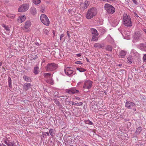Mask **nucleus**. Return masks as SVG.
Masks as SVG:
<instances>
[{"mask_svg": "<svg viewBox=\"0 0 146 146\" xmlns=\"http://www.w3.org/2000/svg\"><path fill=\"white\" fill-rule=\"evenodd\" d=\"M97 14L96 9L94 8H92L88 9L87 12L86 18L88 19H90L95 16Z\"/></svg>", "mask_w": 146, "mask_h": 146, "instance_id": "f257e3e1", "label": "nucleus"}, {"mask_svg": "<svg viewBox=\"0 0 146 146\" xmlns=\"http://www.w3.org/2000/svg\"><path fill=\"white\" fill-rule=\"evenodd\" d=\"M123 21L124 25L127 27H131L132 25V22L130 17L127 14H124Z\"/></svg>", "mask_w": 146, "mask_h": 146, "instance_id": "f03ea898", "label": "nucleus"}, {"mask_svg": "<svg viewBox=\"0 0 146 146\" xmlns=\"http://www.w3.org/2000/svg\"><path fill=\"white\" fill-rule=\"evenodd\" d=\"M93 82L90 80L85 81L84 82L83 86V90L85 92H88V90L90 89L92 86Z\"/></svg>", "mask_w": 146, "mask_h": 146, "instance_id": "7ed1b4c3", "label": "nucleus"}, {"mask_svg": "<svg viewBox=\"0 0 146 146\" xmlns=\"http://www.w3.org/2000/svg\"><path fill=\"white\" fill-rule=\"evenodd\" d=\"M40 19L42 23L44 25L48 26L50 24V22L48 17L42 14L40 16Z\"/></svg>", "mask_w": 146, "mask_h": 146, "instance_id": "20e7f679", "label": "nucleus"}, {"mask_svg": "<svg viewBox=\"0 0 146 146\" xmlns=\"http://www.w3.org/2000/svg\"><path fill=\"white\" fill-rule=\"evenodd\" d=\"M104 8L107 12L110 14H113L115 11V8L111 5L108 4H105Z\"/></svg>", "mask_w": 146, "mask_h": 146, "instance_id": "39448f33", "label": "nucleus"}, {"mask_svg": "<svg viewBox=\"0 0 146 146\" xmlns=\"http://www.w3.org/2000/svg\"><path fill=\"white\" fill-rule=\"evenodd\" d=\"M29 8V5L27 3H25L19 7L18 11L19 12H23L27 11Z\"/></svg>", "mask_w": 146, "mask_h": 146, "instance_id": "423d86ee", "label": "nucleus"}, {"mask_svg": "<svg viewBox=\"0 0 146 146\" xmlns=\"http://www.w3.org/2000/svg\"><path fill=\"white\" fill-rule=\"evenodd\" d=\"M57 65L54 63L48 64L46 67V68L48 71H52L56 69Z\"/></svg>", "mask_w": 146, "mask_h": 146, "instance_id": "0eeeda50", "label": "nucleus"}, {"mask_svg": "<svg viewBox=\"0 0 146 146\" xmlns=\"http://www.w3.org/2000/svg\"><path fill=\"white\" fill-rule=\"evenodd\" d=\"M64 71L66 74L67 75L70 76L72 75L73 71L72 68L67 67L65 68Z\"/></svg>", "mask_w": 146, "mask_h": 146, "instance_id": "6e6552de", "label": "nucleus"}, {"mask_svg": "<svg viewBox=\"0 0 146 146\" xmlns=\"http://www.w3.org/2000/svg\"><path fill=\"white\" fill-rule=\"evenodd\" d=\"M65 91L66 93L70 94L77 93L79 92L78 90H76L74 88L66 89Z\"/></svg>", "mask_w": 146, "mask_h": 146, "instance_id": "1a4fd4ad", "label": "nucleus"}, {"mask_svg": "<svg viewBox=\"0 0 146 146\" xmlns=\"http://www.w3.org/2000/svg\"><path fill=\"white\" fill-rule=\"evenodd\" d=\"M135 106V104L129 101H127L125 104V107L128 109H131L133 107Z\"/></svg>", "mask_w": 146, "mask_h": 146, "instance_id": "9d476101", "label": "nucleus"}, {"mask_svg": "<svg viewBox=\"0 0 146 146\" xmlns=\"http://www.w3.org/2000/svg\"><path fill=\"white\" fill-rule=\"evenodd\" d=\"M2 141L7 145V146L3 143L2 145L3 146H11V143L9 142V141L8 140L7 138L6 137H5L3 138Z\"/></svg>", "mask_w": 146, "mask_h": 146, "instance_id": "9b49d317", "label": "nucleus"}, {"mask_svg": "<svg viewBox=\"0 0 146 146\" xmlns=\"http://www.w3.org/2000/svg\"><path fill=\"white\" fill-rule=\"evenodd\" d=\"M31 25V22L30 21H26L25 23L24 28L25 29H27V31H29V29L30 28Z\"/></svg>", "mask_w": 146, "mask_h": 146, "instance_id": "f8f14e48", "label": "nucleus"}, {"mask_svg": "<svg viewBox=\"0 0 146 146\" xmlns=\"http://www.w3.org/2000/svg\"><path fill=\"white\" fill-rule=\"evenodd\" d=\"M26 17V16L25 15L20 16L18 19V21L19 23H22L25 21Z\"/></svg>", "mask_w": 146, "mask_h": 146, "instance_id": "ddd939ff", "label": "nucleus"}, {"mask_svg": "<svg viewBox=\"0 0 146 146\" xmlns=\"http://www.w3.org/2000/svg\"><path fill=\"white\" fill-rule=\"evenodd\" d=\"M88 5V2L87 1H85L84 3H82L80 5L81 7L83 9H86Z\"/></svg>", "mask_w": 146, "mask_h": 146, "instance_id": "4468645a", "label": "nucleus"}, {"mask_svg": "<svg viewBox=\"0 0 146 146\" xmlns=\"http://www.w3.org/2000/svg\"><path fill=\"white\" fill-rule=\"evenodd\" d=\"M141 36V34L139 32L136 33L134 35V38L135 40L137 41Z\"/></svg>", "mask_w": 146, "mask_h": 146, "instance_id": "2eb2a0df", "label": "nucleus"}, {"mask_svg": "<svg viewBox=\"0 0 146 146\" xmlns=\"http://www.w3.org/2000/svg\"><path fill=\"white\" fill-rule=\"evenodd\" d=\"M142 129V128L141 127H138L136 129V131L135 133V134L137 135L140 134Z\"/></svg>", "mask_w": 146, "mask_h": 146, "instance_id": "dca6fc26", "label": "nucleus"}, {"mask_svg": "<svg viewBox=\"0 0 146 146\" xmlns=\"http://www.w3.org/2000/svg\"><path fill=\"white\" fill-rule=\"evenodd\" d=\"M31 13L33 15H35L36 13V9L34 7H32L30 9Z\"/></svg>", "mask_w": 146, "mask_h": 146, "instance_id": "f3484780", "label": "nucleus"}, {"mask_svg": "<svg viewBox=\"0 0 146 146\" xmlns=\"http://www.w3.org/2000/svg\"><path fill=\"white\" fill-rule=\"evenodd\" d=\"M94 47L95 48L98 47L99 48H103L104 46L103 45L99 43H96L94 44Z\"/></svg>", "mask_w": 146, "mask_h": 146, "instance_id": "a211bd4d", "label": "nucleus"}, {"mask_svg": "<svg viewBox=\"0 0 146 146\" xmlns=\"http://www.w3.org/2000/svg\"><path fill=\"white\" fill-rule=\"evenodd\" d=\"M91 31L92 34H94V35H98V33L96 29L94 28H92L91 29Z\"/></svg>", "mask_w": 146, "mask_h": 146, "instance_id": "6ab92c4d", "label": "nucleus"}, {"mask_svg": "<svg viewBox=\"0 0 146 146\" xmlns=\"http://www.w3.org/2000/svg\"><path fill=\"white\" fill-rule=\"evenodd\" d=\"M126 54V52L125 51L123 50L121 51L119 54V55L121 58H124Z\"/></svg>", "mask_w": 146, "mask_h": 146, "instance_id": "aec40b11", "label": "nucleus"}, {"mask_svg": "<svg viewBox=\"0 0 146 146\" xmlns=\"http://www.w3.org/2000/svg\"><path fill=\"white\" fill-rule=\"evenodd\" d=\"M31 86L30 83H26L24 84V88L26 90H27L31 87Z\"/></svg>", "mask_w": 146, "mask_h": 146, "instance_id": "412c9836", "label": "nucleus"}, {"mask_svg": "<svg viewBox=\"0 0 146 146\" xmlns=\"http://www.w3.org/2000/svg\"><path fill=\"white\" fill-rule=\"evenodd\" d=\"M106 39L107 40H108V41L110 42L111 43L113 42V39L110 35H108L107 36Z\"/></svg>", "mask_w": 146, "mask_h": 146, "instance_id": "4be33fe9", "label": "nucleus"}, {"mask_svg": "<svg viewBox=\"0 0 146 146\" xmlns=\"http://www.w3.org/2000/svg\"><path fill=\"white\" fill-rule=\"evenodd\" d=\"M34 72L35 74H38L39 72V68L38 67H36L34 68Z\"/></svg>", "mask_w": 146, "mask_h": 146, "instance_id": "5701e85b", "label": "nucleus"}, {"mask_svg": "<svg viewBox=\"0 0 146 146\" xmlns=\"http://www.w3.org/2000/svg\"><path fill=\"white\" fill-rule=\"evenodd\" d=\"M76 69L77 70L79 71L80 72H84L86 71L85 69L81 67L76 68Z\"/></svg>", "mask_w": 146, "mask_h": 146, "instance_id": "b1692460", "label": "nucleus"}, {"mask_svg": "<svg viewBox=\"0 0 146 146\" xmlns=\"http://www.w3.org/2000/svg\"><path fill=\"white\" fill-rule=\"evenodd\" d=\"M106 50L109 51H111L112 49V47L110 45L107 46L106 47Z\"/></svg>", "mask_w": 146, "mask_h": 146, "instance_id": "393cba45", "label": "nucleus"}, {"mask_svg": "<svg viewBox=\"0 0 146 146\" xmlns=\"http://www.w3.org/2000/svg\"><path fill=\"white\" fill-rule=\"evenodd\" d=\"M98 35H93L92 40L93 41H96L98 40Z\"/></svg>", "mask_w": 146, "mask_h": 146, "instance_id": "a878e982", "label": "nucleus"}, {"mask_svg": "<svg viewBox=\"0 0 146 146\" xmlns=\"http://www.w3.org/2000/svg\"><path fill=\"white\" fill-rule=\"evenodd\" d=\"M127 59L128 60V62L129 63H131L132 62V58L130 56H129L127 58Z\"/></svg>", "mask_w": 146, "mask_h": 146, "instance_id": "bb28decb", "label": "nucleus"}, {"mask_svg": "<svg viewBox=\"0 0 146 146\" xmlns=\"http://www.w3.org/2000/svg\"><path fill=\"white\" fill-rule=\"evenodd\" d=\"M49 133L50 135L52 136H53L54 134V130L52 129H50L49 130Z\"/></svg>", "mask_w": 146, "mask_h": 146, "instance_id": "cd10ccee", "label": "nucleus"}, {"mask_svg": "<svg viewBox=\"0 0 146 146\" xmlns=\"http://www.w3.org/2000/svg\"><path fill=\"white\" fill-rule=\"evenodd\" d=\"M33 3L36 5L39 4L40 2V0H33Z\"/></svg>", "mask_w": 146, "mask_h": 146, "instance_id": "c85d7f7f", "label": "nucleus"}, {"mask_svg": "<svg viewBox=\"0 0 146 146\" xmlns=\"http://www.w3.org/2000/svg\"><path fill=\"white\" fill-rule=\"evenodd\" d=\"M2 26L4 27L7 31H9V29L8 26H6L5 24H3L2 25Z\"/></svg>", "mask_w": 146, "mask_h": 146, "instance_id": "c756f323", "label": "nucleus"}, {"mask_svg": "<svg viewBox=\"0 0 146 146\" xmlns=\"http://www.w3.org/2000/svg\"><path fill=\"white\" fill-rule=\"evenodd\" d=\"M8 84L10 88L11 87V78L10 77L8 78Z\"/></svg>", "mask_w": 146, "mask_h": 146, "instance_id": "7c9ffc66", "label": "nucleus"}, {"mask_svg": "<svg viewBox=\"0 0 146 146\" xmlns=\"http://www.w3.org/2000/svg\"><path fill=\"white\" fill-rule=\"evenodd\" d=\"M7 16L8 17L10 18L11 19H13L15 17V15L11 14H9Z\"/></svg>", "mask_w": 146, "mask_h": 146, "instance_id": "2f4dec72", "label": "nucleus"}, {"mask_svg": "<svg viewBox=\"0 0 146 146\" xmlns=\"http://www.w3.org/2000/svg\"><path fill=\"white\" fill-rule=\"evenodd\" d=\"M23 79H24L26 81L28 82L29 81L30 78L25 76H24L23 77Z\"/></svg>", "mask_w": 146, "mask_h": 146, "instance_id": "473e14b6", "label": "nucleus"}, {"mask_svg": "<svg viewBox=\"0 0 146 146\" xmlns=\"http://www.w3.org/2000/svg\"><path fill=\"white\" fill-rule=\"evenodd\" d=\"M131 53L133 54L134 55H136L137 54V52L136 50L134 49H132L131 50Z\"/></svg>", "mask_w": 146, "mask_h": 146, "instance_id": "72a5a7b5", "label": "nucleus"}, {"mask_svg": "<svg viewBox=\"0 0 146 146\" xmlns=\"http://www.w3.org/2000/svg\"><path fill=\"white\" fill-rule=\"evenodd\" d=\"M43 32L46 35H47L49 32L48 30L46 28H45L43 29Z\"/></svg>", "mask_w": 146, "mask_h": 146, "instance_id": "f704fd0d", "label": "nucleus"}, {"mask_svg": "<svg viewBox=\"0 0 146 146\" xmlns=\"http://www.w3.org/2000/svg\"><path fill=\"white\" fill-rule=\"evenodd\" d=\"M44 76L45 77H50L51 76V74L50 73H45L44 74Z\"/></svg>", "mask_w": 146, "mask_h": 146, "instance_id": "c9c22d12", "label": "nucleus"}, {"mask_svg": "<svg viewBox=\"0 0 146 146\" xmlns=\"http://www.w3.org/2000/svg\"><path fill=\"white\" fill-rule=\"evenodd\" d=\"M73 99L75 100H80L81 98L77 97V96H75L74 97V98H73Z\"/></svg>", "mask_w": 146, "mask_h": 146, "instance_id": "e433bc0d", "label": "nucleus"}, {"mask_svg": "<svg viewBox=\"0 0 146 146\" xmlns=\"http://www.w3.org/2000/svg\"><path fill=\"white\" fill-rule=\"evenodd\" d=\"M143 60L144 62H146V54L144 55L143 56Z\"/></svg>", "mask_w": 146, "mask_h": 146, "instance_id": "4c0bfd02", "label": "nucleus"}, {"mask_svg": "<svg viewBox=\"0 0 146 146\" xmlns=\"http://www.w3.org/2000/svg\"><path fill=\"white\" fill-rule=\"evenodd\" d=\"M76 104L77 106H81L83 105V103L82 102H80L76 103Z\"/></svg>", "mask_w": 146, "mask_h": 146, "instance_id": "58836bf2", "label": "nucleus"}, {"mask_svg": "<svg viewBox=\"0 0 146 146\" xmlns=\"http://www.w3.org/2000/svg\"><path fill=\"white\" fill-rule=\"evenodd\" d=\"M104 1L107 2L109 3H110L113 2V0H102Z\"/></svg>", "mask_w": 146, "mask_h": 146, "instance_id": "ea45409f", "label": "nucleus"}, {"mask_svg": "<svg viewBox=\"0 0 146 146\" xmlns=\"http://www.w3.org/2000/svg\"><path fill=\"white\" fill-rule=\"evenodd\" d=\"M75 63L76 64H82L81 61H76V62H75Z\"/></svg>", "mask_w": 146, "mask_h": 146, "instance_id": "a19ab883", "label": "nucleus"}, {"mask_svg": "<svg viewBox=\"0 0 146 146\" xmlns=\"http://www.w3.org/2000/svg\"><path fill=\"white\" fill-rule=\"evenodd\" d=\"M141 46H143V47H145L146 48L143 49V50H146V44H141Z\"/></svg>", "mask_w": 146, "mask_h": 146, "instance_id": "79ce46f5", "label": "nucleus"}, {"mask_svg": "<svg viewBox=\"0 0 146 146\" xmlns=\"http://www.w3.org/2000/svg\"><path fill=\"white\" fill-rule=\"evenodd\" d=\"M87 122H88L87 123H88V124L90 125H92L93 124V123L91 121H90L89 120L88 121H87Z\"/></svg>", "mask_w": 146, "mask_h": 146, "instance_id": "37998d69", "label": "nucleus"}, {"mask_svg": "<svg viewBox=\"0 0 146 146\" xmlns=\"http://www.w3.org/2000/svg\"><path fill=\"white\" fill-rule=\"evenodd\" d=\"M64 34H62L60 35V40H61L62 38L64 36Z\"/></svg>", "mask_w": 146, "mask_h": 146, "instance_id": "c03bdc74", "label": "nucleus"}, {"mask_svg": "<svg viewBox=\"0 0 146 146\" xmlns=\"http://www.w3.org/2000/svg\"><path fill=\"white\" fill-rule=\"evenodd\" d=\"M82 83V82H79L77 84V86H79L80 85H81Z\"/></svg>", "mask_w": 146, "mask_h": 146, "instance_id": "a18cd8bd", "label": "nucleus"}, {"mask_svg": "<svg viewBox=\"0 0 146 146\" xmlns=\"http://www.w3.org/2000/svg\"><path fill=\"white\" fill-rule=\"evenodd\" d=\"M133 2L136 5L137 4V2L136 0H132Z\"/></svg>", "mask_w": 146, "mask_h": 146, "instance_id": "49530a36", "label": "nucleus"}, {"mask_svg": "<svg viewBox=\"0 0 146 146\" xmlns=\"http://www.w3.org/2000/svg\"><path fill=\"white\" fill-rule=\"evenodd\" d=\"M72 105H73L77 106L76 103L74 102H72Z\"/></svg>", "mask_w": 146, "mask_h": 146, "instance_id": "de8ad7c7", "label": "nucleus"}, {"mask_svg": "<svg viewBox=\"0 0 146 146\" xmlns=\"http://www.w3.org/2000/svg\"><path fill=\"white\" fill-rule=\"evenodd\" d=\"M69 32V31H67L66 33H67V35L68 36V37H70V35L68 33Z\"/></svg>", "mask_w": 146, "mask_h": 146, "instance_id": "09e8293b", "label": "nucleus"}, {"mask_svg": "<svg viewBox=\"0 0 146 146\" xmlns=\"http://www.w3.org/2000/svg\"><path fill=\"white\" fill-rule=\"evenodd\" d=\"M76 55L79 57H80L81 56V54H76Z\"/></svg>", "mask_w": 146, "mask_h": 146, "instance_id": "8fccbe9b", "label": "nucleus"}, {"mask_svg": "<svg viewBox=\"0 0 146 146\" xmlns=\"http://www.w3.org/2000/svg\"><path fill=\"white\" fill-rule=\"evenodd\" d=\"M49 133L48 132H46V135H47V136H49Z\"/></svg>", "mask_w": 146, "mask_h": 146, "instance_id": "3c124183", "label": "nucleus"}, {"mask_svg": "<svg viewBox=\"0 0 146 146\" xmlns=\"http://www.w3.org/2000/svg\"><path fill=\"white\" fill-rule=\"evenodd\" d=\"M143 31L146 33V29H144L143 30Z\"/></svg>", "mask_w": 146, "mask_h": 146, "instance_id": "603ef678", "label": "nucleus"}, {"mask_svg": "<svg viewBox=\"0 0 146 146\" xmlns=\"http://www.w3.org/2000/svg\"><path fill=\"white\" fill-rule=\"evenodd\" d=\"M44 62H45L44 60H42V63Z\"/></svg>", "mask_w": 146, "mask_h": 146, "instance_id": "864d4df0", "label": "nucleus"}, {"mask_svg": "<svg viewBox=\"0 0 146 146\" xmlns=\"http://www.w3.org/2000/svg\"><path fill=\"white\" fill-rule=\"evenodd\" d=\"M118 66H122V64H119L118 65Z\"/></svg>", "mask_w": 146, "mask_h": 146, "instance_id": "5fc2aeb1", "label": "nucleus"}, {"mask_svg": "<svg viewBox=\"0 0 146 146\" xmlns=\"http://www.w3.org/2000/svg\"><path fill=\"white\" fill-rule=\"evenodd\" d=\"M133 110L134 111H136V108H133Z\"/></svg>", "mask_w": 146, "mask_h": 146, "instance_id": "6e6d98bb", "label": "nucleus"}, {"mask_svg": "<svg viewBox=\"0 0 146 146\" xmlns=\"http://www.w3.org/2000/svg\"><path fill=\"white\" fill-rule=\"evenodd\" d=\"M0 146H2V145H0Z\"/></svg>", "mask_w": 146, "mask_h": 146, "instance_id": "4d7b16f0", "label": "nucleus"}]
</instances>
